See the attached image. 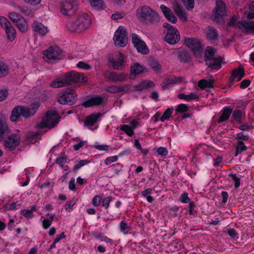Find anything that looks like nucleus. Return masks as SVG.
Returning <instances> with one entry per match:
<instances>
[{"mask_svg":"<svg viewBox=\"0 0 254 254\" xmlns=\"http://www.w3.org/2000/svg\"><path fill=\"white\" fill-rule=\"evenodd\" d=\"M223 59L221 57L215 58L208 62H206V65L211 70H218L222 66V61Z\"/></svg>","mask_w":254,"mask_h":254,"instance_id":"obj_21","label":"nucleus"},{"mask_svg":"<svg viewBox=\"0 0 254 254\" xmlns=\"http://www.w3.org/2000/svg\"><path fill=\"white\" fill-rule=\"evenodd\" d=\"M56 163L59 164L61 168L64 167V164L66 162V158L65 157H59L57 158Z\"/></svg>","mask_w":254,"mask_h":254,"instance_id":"obj_61","label":"nucleus"},{"mask_svg":"<svg viewBox=\"0 0 254 254\" xmlns=\"http://www.w3.org/2000/svg\"><path fill=\"white\" fill-rule=\"evenodd\" d=\"M104 98L100 95H96L84 102L82 105L85 108H89L93 106H99L103 103Z\"/></svg>","mask_w":254,"mask_h":254,"instance_id":"obj_18","label":"nucleus"},{"mask_svg":"<svg viewBox=\"0 0 254 254\" xmlns=\"http://www.w3.org/2000/svg\"><path fill=\"white\" fill-rule=\"evenodd\" d=\"M77 26L78 28V33L86 30L91 24V20L89 16L86 13H83L78 16L75 20Z\"/></svg>","mask_w":254,"mask_h":254,"instance_id":"obj_13","label":"nucleus"},{"mask_svg":"<svg viewBox=\"0 0 254 254\" xmlns=\"http://www.w3.org/2000/svg\"><path fill=\"white\" fill-rule=\"evenodd\" d=\"M127 74L124 72L118 73L115 71H106L104 73L105 77L114 82H123L125 81L127 79Z\"/></svg>","mask_w":254,"mask_h":254,"instance_id":"obj_14","label":"nucleus"},{"mask_svg":"<svg viewBox=\"0 0 254 254\" xmlns=\"http://www.w3.org/2000/svg\"><path fill=\"white\" fill-rule=\"evenodd\" d=\"M160 9H161L165 17L168 16L169 14L172 13V11L171 9L165 5L161 4L160 5Z\"/></svg>","mask_w":254,"mask_h":254,"instance_id":"obj_60","label":"nucleus"},{"mask_svg":"<svg viewBox=\"0 0 254 254\" xmlns=\"http://www.w3.org/2000/svg\"><path fill=\"white\" fill-rule=\"evenodd\" d=\"M131 40L134 47L136 49L137 52L142 54H147L149 50L145 43L142 40L139 36L135 33L131 34Z\"/></svg>","mask_w":254,"mask_h":254,"instance_id":"obj_11","label":"nucleus"},{"mask_svg":"<svg viewBox=\"0 0 254 254\" xmlns=\"http://www.w3.org/2000/svg\"><path fill=\"white\" fill-rule=\"evenodd\" d=\"M77 201V199L73 197L72 199L67 201L64 205V209L67 212H70L72 210V207L75 205Z\"/></svg>","mask_w":254,"mask_h":254,"instance_id":"obj_42","label":"nucleus"},{"mask_svg":"<svg viewBox=\"0 0 254 254\" xmlns=\"http://www.w3.org/2000/svg\"><path fill=\"white\" fill-rule=\"evenodd\" d=\"M173 108H168L167 109L163 114L160 118V121L162 122H164L166 120H168L172 116L173 113Z\"/></svg>","mask_w":254,"mask_h":254,"instance_id":"obj_43","label":"nucleus"},{"mask_svg":"<svg viewBox=\"0 0 254 254\" xmlns=\"http://www.w3.org/2000/svg\"><path fill=\"white\" fill-rule=\"evenodd\" d=\"M233 110L230 107L227 106L223 108L221 111V116L217 120V123H221L228 120Z\"/></svg>","mask_w":254,"mask_h":254,"instance_id":"obj_27","label":"nucleus"},{"mask_svg":"<svg viewBox=\"0 0 254 254\" xmlns=\"http://www.w3.org/2000/svg\"><path fill=\"white\" fill-rule=\"evenodd\" d=\"M242 112L240 110H235L232 114L233 119L239 124L242 123Z\"/></svg>","mask_w":254,"mask_h":254,"instance_id":"obj_47","label":"nucleus"},{"mask_svg":"<svg viewBox=\"0 0 254 254\" xmlns=\"http://www.w3.org/2000/svg\"><path fill=\"white\" fill-rule=\"evenodd\" d=\"M154 86V83L152 81H143L140 84L135 85V88L137 91H143Z\"/></svg>","mask_w":254,"mask_h":254,"instance_id":"obj_34","label":"nucleus"},{"mask_svg":"<svg viewBox=\"0 0 254 254\" xmlns=\"http://www.w3.org/2000/svg\"><path fill=\"white\" fill-rule=\"evenodd\" d=\"M139 21L145 24H155L160 21V16L154 9L147 5L139 6L136 10Z\"/></svg>","mask_w":254,"mask_h":254,"instance_id":"obj_2","label":"nucleus"},{"mask_svg":"<svg viewBox=\"0 0 254 254\" xmlns=\"http://www.w3.org/2000/svg\"><path fill=\"white\" fill-rule=\"evenodd\" d=\"M182 1L188 10H190L194 7V0H182Z\"/></svg>","mask_w":254,"mask_h":254,"instance_id":"obj_53","label":"nucleus"},{"mask_svg":"<svg viewBox=\"0 0 254 254\" xmlns=\"http://www.w3.org/2000/svg\"><path fill=\"white\" fill-rule=\"evenodd\" d=\"M127 34L126 28L124 26H120L114 34V41L115 44L121 47H125L127 42Z\"/></svg>","mask_w":254,"mask_h":254,"instance_id":"obj_9","label":"nucleus"},{"mask_svg":"<svg viewBox=\"0 0 254 254\" xmlns=\"http://www.w3.org/2000/svg\"><path fill=\"white\" fill-rule=\"evenodd\" d=\"M60 117L57 111H48L43 117L42 121L37 125L36 127L39 128L54 127L60 122Z\"/></svg>","mask_w":254,"mask_h":254,"instance_id":"obj_4","label":"nucleus"},{"mask_svg":"<svg viewBox=\"0 0 254 254\" xmlns=\"http://www.w3.org/2000/svg\"><path fill=\"white\" fill-rule=\"evenodd\" d=\"M178 59L183 63H188L191 60L189 52L187 50L180 49L178 52Z\"/></svg>","mask_w":254,"mask_h":254,"instance_id":"obj_25","label":"nucleus"},{"mask_svg":"<svg viewBox=\"0 0 254 254\" xmlns=\"http://www.w3.org/2000/svg\"><path fill=\"white\" fill-rule=\"evenodd\" d=\"M229 176L231 177L232 180L234 182V187L235 189H237L240 185V178L237 177L236 174L231 173L229 175Z\"/></svg>","mask_w":254,"mask_h":254,"instance_id":"obj_51","label":"nucleus"},{"mask_svg":"<svg viewBox=\"0 0 254 254\" xmlns=\"http://www.w3.org/2000/svg\"><path fill=\"white\" fill-rule=\"evenodd\" d=\"M180 39V33L177 29H170L169 32H167V34L165 37V41L171 45L176 44Z\"/></svg>","mask_w":254,"mask_h":254,"instance_id":"obj_15","label":"nucleus"},{"mask_svg":"<svg viewBox=\"0 0 254 254\" xmlns=\"http://www.w3.org/2000/svg\"><path fill=\"white\" fill-rule=\"evenodd\" d=\"M100 113H93L88 116L84 121V125L86 126H93L101 116Z\"/></svg>","mask_w":254,"mask_h":254,"instance_id":"obj_29","label":"nucleus"},{"mask_svg":"<svg viewBox=\"0 0 254 254\" xmlns=\"http://www.w3.org/2000/svg\"><path fill=\"white\" fill-rule=\"evenodd\" d=\"M20 143V136L16 133H13L8 136L3 140V145L9 151L15 149Z\"/></svg>","mask_w":254,"mask_h":254,"instance_id":"obj_10","label":"nucleus"},{"mask_svg":"<svg viewBox=\"0 0 254 254\" xmlns=\"http://www.w3.org/2000/svg\"><path fill=\"white\" fill-rule=\"evenodd\" d=\"M76 66L78 68L84 70H90L92 68V66L90 64L82 61L79 62Z\"/></svg>","mask_w":254,"mask_h":254,"instance_id":"obj_55","label":"nucleus"},{"mask_svg":"<svg viewBox=\"0 0 254 254\" xmlns=\"http://www.w3.org/2000/svg\"><path fill=\"white\" fill-rule=\"evenodd\" d=\"M16 26L18 30L21 32H25L28 29V24L26 20L23 18L21 20H19V22L17 23Z\"/></svg>","mask_w":254,"mask_h":254,"instance_id":"obj_39","label":"nucleus"},{"mask_svg":"<svg viewBox=\"0 0 254 254\" xmlns=\"http://www.w3.org/2000/svg\"><path fill=\"white\" fill-rule=\"evenodd\" d=\"M214 81L213 79H201L198 82V86L201 89H204L206 88H213L214 86Z\"/></svg>","mask_w":254,"mask_h":254,"instance_id":"obj_31","label":"nucleus"},{"mask_svg":"<svg viewBox=\"0 0 254 254\" xmlns=\"http://www.w3.org/2000/svg\"><path fill=\"white\" fill-rule=\"evenodd\" d=\"M91 6L97 10H103L106 8V4L103 0H90Z\"/></svg>","mask_w":254,"mask_h":254,"instance_id":"obj_36","label":"nucleus"},{"mask_svg":"<svg viewBox=\"0 0 254 254\" xmlns=\"http://www.w3.org/2000/svg\"><path fill=\"white\" fill-rule=\"evenodd\" d=\"M66 27L68 30L71 32L78 33V28L75 20L69 21L66 24Z\"/></svg>","mask_w":254,"mask_h":254,"instance_id":"obj_41","label":"nucleus"},{"mask_svg":"<svg viewBox=\"0 0 254 254\" xmlns=\"http://www.w3.org/2000/svg\"><path fill=\"white\" fill-rule=\"evenodd\" d=\"M10 68L9 66L2 61H0V77H3L9 73Z\"/></svg>","mask_w":254,"mask_h":254,"instance_id":"obj_38","label":"nucleus"},{"mask_svg":"<svg viewBox=\"0 0 254 254\" xmlns=\"http://www.w3.org/2000/svg\"><path fill=\"white\" fill-rule=\"evenodd\" d=\"M57 99L61 104L73 105L77 100V94L74 89L68 88L61 92Z\"/></svg>","mask_w":254,"mask_h":254,"instance_id":"obj_5","label":"nucleus"},{"mask_svg":"<svg viewBox=\"0 0 254 254\" xmlns=\"http://www.w3.org/2000/svg\"><path fill=\"white\" fill-rule=\"evenodd\" d=\"M109 62L112 64L114 69L116 70L122 69L124 65V56L123 54L120 53L117 60L112 59H110Z\"/></svg>","mask_w":254,"mask_h":254,"instance_id":"obj_23","label":"nucleus"},{"mask_svg":"<svg viewBox=\"0 0 254 254\" xmlns=\"http://www.w3.org/2000/svg\"><path fill=\"white\" fill-rule=\"evenodd\" d=\"M4 29L7 40L10 42L13 41L16 37V31L14 27L11 24Z\"/></svg>","mask_w":254,"mask_h":254,"instance_id":"obj_30","label":"nucleus"},{"mask_svg":"<svg viewBox=\"0 0 254 254\" xmlns=\"http://www.w3.org/2000/svg\"><path fill=\"white\" fill-rule=\"evenodd\" d=\"M236 138L241 141H247L249 139V136L248 134H244L243 132H240L236 134Z\"/></svg>","mask_w":254,"mask_h":254,"instance_id":"obj_62","label":"nucleus"},{"mask_svg":"<svg viewBox=\"0 0 254 254\" xmlns=\"http://www.w3.org/2000/svg\"><path fill=\"white\" fill-rule=\"evenodd\" d=\"M188 193L185 192L183 193L180 197V201L183 203H186L189 202L190 198L188 196Z\"/></svg>","mask_w":254,"mask_h":254,"instance_id":"obj_64","label":"nucleus"},{"mask_svg":"<svg viewBox=\"0 0 254 254\" xmlns=\"http://www.w3.org/2000/svg\"><path fill=\"white\" fill-rule=\"evenodd\" d=\"M87 81V78L83 73L71 71L63 75L61 80L53 81L50 85L53 88H59L74 83H86Z\"/></svg>","mask_w":254,"mask_h":254,"instance_id":"obj_1","label":"nucleus"},{"mask_svg":"<svg viewBox=\"0 0 254 254\" xmlns=\"http://www.w3.org/2000/svg\"><path fill=\"white\" fill-rule=\"evenodd\" d=\"M120 129L124 131L129 136H132L134 134V131L130 126L127 125H124L121 126Z\"/></svg>","mask_w":254,"mask_h":254,"instance_id":"obj_46","label":"nucleus"},{"mask_svg":"<svg viewBox=\"0 0 254 254\" xmlns=\"http://www.w3.org/2000/svg\"><path fill=\"white\" fill-rule=\"evenodd\" d=\"M226 10L225 2L222 0H215V7L213 9V20L219 24L224 23Z\"/></svg>","mask_w":254,"mask_h":254,"instance_id":"obj_6","label":"nucleus"},{"mask_svg":"<svg viewBox=\"0 0 254 254\" xmlns=\"http://www.w3.org/2000/svg\"><path fill=\"white\" fill-rule=\"evenodd\" d=\"M178 97L180 99H184L187 101H190L193 100H198L199 96L195 92H191L190 94H185L184 93H180L178 94Z\"/></svg>","mask_w":254,"mask_h":254,"instance_id":"obj_33","label":"nucleus"},{"mask_svg":"<svg viewBox=\"0 0 254 254\" xmlns=\"http://www.w3.org/2000/svg\"><path fill=\"white\" fill-rule=\"evenodd\" d=\"M157 153L161 156H166L168 154V150L166 147H160L157 150Z\"/></svg>","mask_w":254,"mask_h":254,"instance_id":"obj_63","label":"nucleus"},{"mask_svg":"<svg viewBox=\"0 0 254 254\" xmlns=\"http://www.w3.org/2000/svg\"><path fill=\"white\" fill-rule=\"evenodd\" d=\"M20 214L27 219L32 218L34 215L31 210L28 209H22L20 211Z\"/></svg>","mask_w":254,"mask_h":254,"instance_id":"obj_52","label":"nucleus"},{"mask_svg":"<svg viewBox=\"0 0 254 254\" xmlns=\"http://www.w3.org/2000/svg\"><path fill=\"white\" fill-rule=\"evenodd\" d=\"M8 130V127L6 123L0 115V140L2 139Z\"/></svg>","mask_w":254,"mask_h":254,"instance_id":"obj_35","label":"nucleus"},{"mask_svg":"<svg viewBox=\"0 0 254 254\" xmlns=\"http://www.w3.org/2000/svg\"><path fill=\"white\" fill-rule=\"evenodd\" d=\"M120 231L123 232L125 234H128V231L130 227L128 226L126 221H122L119 225Z\"/></svg>","mask_w":254,"mask_h":254,"instance_id":"obj_48","label":"nucleus"},{"mask_svg":"<svg viewBox=\"0 0 254 254\" xmlns=\"http://www.w3.org/2000/svg\"><path fill=\"white\" fill-rule=\"evenodd\" d=\"M32 26L34 32L42 36H45L48 32L47 27L40 22L34 21Z\"/></svg>","mask_w":254,"mask_h":254,"instance_id":"obj_26","label":"nucleus"},{"mask_svg":"<svg viewBox=\"0 0 254 254\" xmlns=\"http://www.w3.org/2000/svg\"><path fill=\"white\" fill-rule=\"evenodd\" d=\"M9 18L16 25L19 22V20L24 17L16 12H11L9 14Z\"/></svg>","mask_w":254,"mask_h":254,"instance_id":"obj_40","label":"nucleus"},{"mask_svg":"<svg viewBox=\"0 0 254 254\" xmlns=\"http://www.w3.org/2000/svg\"><path fill=\"white\" fill-rule=\"evenodd\" d=\"M227 233L229 236L234 240H236L238 239V234L235 229L229 228L228 229Z\"/></svg>","mask_w":254,"mask_h":254,"instance_id":"obj_57","label":"nucleus"},{"mask_svg":"<svg viewBox=\"0 0 254 254\" xmlns=\"http://www.w3.org/2000/svg\"><path fill=\"white\" fill-rule=\"evenodd\" d=\"M245 75L244 69L241 65L238 68H235L232 71L231 75L228 82L229 86H230L233 84L235 79L237 78V81H239L241 80Z\"/></svg>","mask_w":254,"mask_h":254,"instance_id":"obj_16","label":"nucleus"},{"mask_svg":"<svg viewBox=\"0 0 254 254\" xmlns=\"http://www.w3.org/2000/svg\"><path fill=\"white\" fill-rule=\"evenodd\" d=\"M150 66L152 69L156 71H159L161 69V65L156 61H151Z\"/></svg>","mask_w":254,"mask_h":254,"instance_id":"obj_56","label":"nucleus"},{"mask_svg":"<svg viewBox=\"0 0 254 254\" xmlns=\"http://www.w3.org/2000/svg\"><path fill=\"white\" fill-rule=\"evenodd\" d=\"M114 199V198L112 196H107L102 200V205L105 208V209H108L109 207L110 203L111 201L113 200V199Z\"/></svg>","mask_w":254,"mask_h":254,"instance_id":"obj_50","label":"nucleus"},{"mask_svg":"<svg viewBox=\"0 0 254 254\" xmlns=\"http://www.w3.org/2000/svg\"><path fill=\"white\" fill-rule=\"evenodd\" d=\"M18 9L23 14L29 16H32L33 12L31 9L26 6H18Z\"/></svg>","mask_w":254,"mask_h":254,"instance_id":"obj_44","label":"nucleus"},{"mask_svg":"<svg viewBox=\"0 0 254 254\" xmlns=\"http://www.w3.org/2000/svg\"><path fill=\"white\" fill-rule=\"evenodd\" d=\"M216 52V50L215 49L212 47L207 46L206 48L204 56V60L205 62H208L215 58L214 56Z\"/></svg>","mask_w":254,"mask_h":254,"instance_id":"obj_28","label":"nucleus"},{"mask_svg":"<svg viewBox=\"0 0 254 254\" xmlns=\"http://www.w3.org/2000/svg\"><path fill=\"white\" fill-rule=\"evenodd\" d=\"M130 86L129 84H126L124 86L111 85L109 86L107 89L108 93H117L122 92H127L129 90Z\"/></svg>","mask_w":254,"mask_h":254,"instance_id":"obj_22","label":"nucleus"},{"mask_svg":"<svg viewBox=\"0 0 254 254\" xmlns=\"http://www.w3.org/2000/svg\"><path fill=\"white\" fill-rule=\"evenodd\" d=\"M78 3L76 0H68L63 1L61 4V12L64 15H73L78 9Z\"/></svg>","mask_w":254,"mask_h":254,"instance_id":"obj_8","label":"nucleus"},{"mask_svg":"<svg viewBox=\"0 0 254 254\" xmlns=\"http://www.w3.org/2000/svg\"><path fill=\"white\" fill-rule=\"evenodd\" d=\"M238 27L247 34L254 33V21H239L238 23Z\"/></svg>","mask_w":254,"mask_h":254,"instance_id":"obj_17","label":"nucleus"},{"mask_svg":"<svg viewBox=\"0 0 254 254\" xmlns=\"http://www.w3.org/2000/svg\"><path fill=\"white\" fill-rule=\"evenodd\" d=\"M0 24L3 28L5 29L10 26L11 23L5 17L0 16Z\"/></svg>","mask_w":254,"mask_h":254,"instance_id":"obj_54","label":"nucleus"},{"mask_svg":"<svg viewBox=\"0 0 254 254\" xmlns=\"http://www.w3.org/2000/svg\"><path fill=\"white\" fill-rule=\"evenodd\" d=\"M61 50L58 47H50L48 49L43 51V58L47 62H51L60 59Z\"/></svg>","mask_w":254,"mask_h":254,"instance_id":"obj_12","label":"nucleus"},{"mask_svg":"<svg viewBox=\"0 0 254 254\" xmlns=\"http://www.w3.org/2000/svg\"><path fill=\"white\" fill-rule=\"evenodd\" d=\"M90 161L85 160H80L73 167V169L75 171L79 169L81 167L90 163Z\"/></svg>","mask_w":254,"mask_h":254,"instance_id":"obj_58","label":"nucleus"},{"mask_svg":"<svg viewBox=\"0 0 254 254\" xmlns=\"http://www.w3.org/2000/svg\"><path fill=\"white\" fill-rule=\"evenodd\" d=\"M39 107L38 103H32L30 107L18 105L15 106L12 110L10 117L11 121L14 122L18 121L22 116L25 118H28L34 115Z\"/></svg>","mask_w":254,"mask_h":254,"instance_id":"obj_3","label":"nucleus"},{"mask_svg":"<svg viewBox=\"0 0 254 254\" xmlns=\"http://www.w3.org/2000/svg\"><path fill=\"white\" fill-rule=\"evenodd\" d=\"M118 158V155L108 157L105 159L104 163L107 165H110L112 163L116 162Z\"/></svg>","mask_w":254,"mask_h":254,"instance_id":"obj_59","label":"nucleus"},{"mask_svg":"<svg viewBox=\"0 0 254 254\" xmlns=\"http://www.w3.org/2000/svg\"><path fill=\"white\" fill-rule=\"evenodd\" d=\"M55 214L51 215L49 218H44L42 221L43 227L45 229H47L51 225L53 221Z\"/></svg>","mask_w":254,"mask_h":254,"instance_id":"obj_45","label":"nucleus"},{"mask_svg":"<svg viewBox=\"0 0 254 254\" xmlns=\"http://www.w3.org/2000/svg\"><path fill=\"white\" fill-rule=\"evenodd\" d=\"M185 44L191 50L196 58L201 56L202 49L200 42L194 38H185Z\"/></svg>","mask_w":254,"mask_h":254,"instance_id":"obj_7","label":"nucleus"},{"mask_svg":"<svg viewBox=\"0 0 254 254\" xmlns=\"http://www.w3.org/2000/svg\"><path fill=\"white\" fill-rule=\"evenodd\" d=\"M206 37L209 41H215L218 38V31L212 26H208L205 30Z\"/></svg>","mask_w":254,"mask_h":254,"instance_id":"obj_24","label":"nucleus"},{"mask_svg":"<svg viewBox=\"0 0 254 254\" xmlns=\"http://www.w3.org/2000/svg\"><path fill=\"white\" fill-rule=\"evenodd\" d=\"M92 235L95 239L100 240L102 242H104L106 243L112 244L113 242L112 239L105 236L103 233L97 231L92 232Z\"/></svg>","mask_w":254,"mask_h":254,"instance_id":"obj_32","label":"nucleus"},{"mask_svg":"<svg viewBox=\"0 0 254 254\" xmlns=\"http://www.w3.org/2000/svg\"><path fill=\"white\" fill-rule=\"evenodd\" d=\"M248 149L244 142L241 140H238L236 143V151L234 156L237 157L239 154L246 151Z\"/></svg>","mask_w":254,"mask_h":254,"instance_id":"obj_37","label":"nucleus"},{"mask_svg":"<svg viewBox=\"0 0 254 254\" xmlns=\"http://www.w3.org/2000/svg\"><path fill=\"white\" fill-rule=\"evenodd\" d=\"M189 109V107L186 104H181L176 108L175 111L177 113H183L187 112Z\"/></svg>","mask_w":254,"mask_h":254,"instance_id":"obj_49","label":"nucleus"},{"mask_svg":"<svg viewBox=\"0 0 254 254\" xmlns=\"http://www.w3.org/2000/svg\"><path fill=\"white\" fill-rule=\"evenodd\" d=\"M130 78H134L136 75L143 72L145 68L138 63H132L130 67Z\"/></svg>","mask_w":254,"mask_h":254,"instance_id":"obj_19","label":"nucleus"},{"mask_svg":"<svg viewBox=\"0 0 254 254\" xmlns=\"http://www.w3.org/2000/svg\"><path fill=\"white\" fill-rule=\"evenodd\" d=\"M182 77H176L174 76H169L166 77L162 83V88L166 89L168 87L172 84H177L182 81Z\"/></svg>","mask_w":254,"mask_h":254,"instance_id":"obj_20","label":"nucleus"}]
</instances>
